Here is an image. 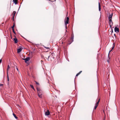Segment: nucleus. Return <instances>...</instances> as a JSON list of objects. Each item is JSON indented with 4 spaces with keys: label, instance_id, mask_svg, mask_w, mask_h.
<instances>
[{
    "label": "nucleus",
    "instance_id": "nucleus-1",
    "mask_svg": "<svg viewBox=\"0 0 120 120\" xmlns=\"http://www.w3.org/2000/svg\"><path fill=\"white\" fill-rule=\"evenodd\" d=\"M37 92L38 97L40 98H42V97L43 92L41 89L40 88L37 87Z\"/></svg>",
    "mask_w": 120,
    "mask_h": 120
},
{
    "label": "nucleus",
    "instance_id": "nucleus-2",
    "mask_svg": "<svg viewBox=\"0 0 120 120\" xmlns=\"http://www.w3.org/2000/svg\"><path fill=\"white\" fill-rule=\"evenodd\" d=\"M109 23L110 27H111L112 26V25L113 22L112 21V19H109Z\"/></svg>",
    "mask_w": 120,
    "mask_h": 120
},
{
    "label": "nucleus",
    "instance_id": "nucleus-3",
    "mask_svg": "<svg viewBox=\"0 0 120 120\" xmlns=\"http://www.w3.org/2000/svg\"><path fill=\"white\" fill-rule=\"evenodd\" d=\"M22 59L23 60H24L25 62L26 63L27 61L30 60V58L29 57H27L25 59L23 58Z\"/></svg>",
    "mask_w": 120,
    "mask_h": 120
},
{
    "label": "nucleus",
    "instance_id": "nucleus-4",
    "mask_svg": "<svg viewBox=\"0 0 120 120\" xmlns=\"http://www.w3.org/2000/svg\"><path fill=\"white\" fill-rule=\"evenodd\" d=\"M22 48H21L19 49H17V52L18 53H19L22 50Z\"/></svg>",
    "mask_w": 120,
    "mask_h": 120
},
{
    "label": "nucleus",
    "instance_id": "nucleus-5",
    "mask_svg": "<svg viewBox=\"0 0 120 120\" xmlns=\"http://www.w3.org/2000/svg\"><path fill=\"white\" fill-rule=\"evenodd\" d=\"M115 31L116 32H119V30L118 28L116 27L114 28Z\"/></svg>",
    "mask_w": 120,
    "mask_h": 120
},
{
    "label": "nucleus",
    "instance_id": "nucleus-6",
    "mask_svg": "<svg viewBox=\"0 0 120 120\" xmlns=\"http://www.w3.org/2000/svg\"><path fill=\"white\" fill-rule=\"evenodd\" d=\"M74 38V35L73 34H72V36L71 38V42L73 41V39Z\"/></svg>",
    "mask_w": 120,
    "mask_h": 120
},
{
    "label": "nucleus",
    "instance_id": "nucleus-7",
    "mask_svg": "<svg viewBox=\"0 0 120 120\" xmlns=\"http://www.w3.org/2000/svg\"><path fill=\"white\" fill-rule=\"evenodd\" d=\"M113 15V13H112L111 14L109 15V19H112V17Z\"/></svg>",
    "mask_w": 120,
    "mask_h": 120
},
{
    "label": "nucleus",
    "instance_id": "nucleus-8",
    "mask_svg": "<svg viewBox=\"0 0 120 120\" xmlns=\"http://www.w3.org/2000/svg\"><path fill=\"white\" fill-rule=\"evenodd\" d=\"M14 40V42L15 43H17L18 42V40L17 38L15 37L13 38Z\"/></svg>",
    "mask_w": 120,
    "mask_h": 120
},
{
    "label": "nucleus",
    "instance_id": "nucleus-9",
    "mask_svg": "<svg viewBox=\"0 0 120 120\" xmlns=\"http://www.w3.org/2000/svg\"><path fill=\"white\" fill-rule=\"evenodd\" d=\"M50 114V112L49 110H48L47 112H45V115H49Z\"/></svg>",
    "mask_w": 120,
    "mask_h": 120
},
{
    "label": "nucleus",
    "instance_id": "nucleus-10",
    "mask_svg": "<svg viewBox=\"0 0 120 120\" xmlns=\"http://www.w3.org/2000/svg\"><path fill=\"white\" fill-rule=\"evenodd\" d=\"M68 22H69V20H66V21L65 22V23L66 25V28H67V24L68 23Z\"/></svg>",
    "mask_w": 120,
    "mask_h": 120
},
{
    "label": "nucleus",
    "instance_id": "nucleus-11",
    "mask_svg": "<svg viewBox=\"0 0 120 120\" xmlns=\"http://www.w3.org/2000/svg\"><path fill=\"white\" fill-rule=\"evenodd\" d=\"M98 107V102L96 103V105H95V107L94 109V110H95L96 109L97 107Z\"/></svg>",
    "mask_w": 120,
    "mask_h": 120
},
{
    "label": "nucleus",
    "instance_id": "nucleus-12",
    "mask_svg": "<svg viewBox=\"0 0 120 120\" xmlns=\"http://www.w3.org/2000/svg\"><path fill=\"white\" fill-rule=\"evenodd\" d=\"M18 0H13V1L15 4H16L17 3V1Z\"/></svg>",
    "mask_w": 120,
    "mask_h": 120
},
{
    "label": "nucleus",
    "instance_id": "nucleus-13",
    "mask_svg": "<svg viewBox=\"0 0 120 120\" xmlns=\"http://www.w3.org/2000/svg\"><path fill=\"white\" fill-rule=\"evenodd\" d=\"M82 72V71H80L79 73H77L76 75V76H77L79 75Z\"/></svg>",
    "mask_w": 120,
    "mask_h": 120
},
{
    "label": "nucleus",
    "instance_id": "nucleus-14",
    "mask_svg": "<svg viewBox=\"0 0 120 120\" xmlns=\"http://www.w3.org/2000/svg\"><path fill=\"white\" fill-rule=\"evenodd\" d=\"M98 7H99V11H100V10H101V6H100V4L99 3Z\"/></svg>",
    "mask_w": 120,
    "mask_h": 120
},
{
    "label": "nucleus",
    "instance_id": "nucleus-15",
    "mask_svg": "<svg viewBox=\"0 0 120 120\" xmlns=\"http://www.w3.org/2000/svg\"><path fill=\"white\" fill-rule=\"evenodd\" d=\"M114 46H115V44H114V43H113V47H112L111 50L109 51V53H110V52L112 50L114 49Z\"/></svg>",
    "mask_w": 120,
    "mask_h": 120
},
{
    "label": "nucleus",
    "instance_id": "nucleus-16",
    "mask_svg": "<svg viewBox=\"0 0 120 120\" xmlns=\"http://www.w3.org/2000/svg\"><path fill=\"white\" fill-rule=\"evenodd\" d=\"M114 46H115V44H114V43H113V47H112L111 50L109 51V53H110V52L112 50L114 49Z\"/></svg>",
    "mask_w": 120,
    "mask_h": 120
},
{
    "label": "nucleus",
    "instance_id": "nucleus-17",
    "mask_svg": "<svg viewBox=\"0 0 120 120\" xmlns=\"http://www.w3.org/2000/svg\"><path fill=\"white\" fill-rule=\"evenodd\" d=\"M7 80L8 81V82H9V76H8V72H7Z\"/></svg>",
    "mask_w": 120,
    "mask_h": 120
},
{
    "label": "nucleus",
    "instance_id": "nucleus-18",
    "mask_svg": "<svg viewBox=\"0 0 120 120\" xmlns=\"http://www.w3.org/2000/svg\"><path fill=\"white\" fill-rule=\"evenodd\" d=\"M30 86L31 87L32 89H33V90H35V89H34V88L33 86L32 85H30Z\"/></svg>",
    "mask_w": 120,
    "mask_h": 120
},
{
    "label": "nucleus",
    "instance_id": "nucleus-19",
    "mask_svg": "<svg viewBox=\"0 0 120 120\" xmlns=\"http://www.w3.org/2000/svg\"><path fill=\"white\" fill-rule=\"evenodd\" d=\"M13 116H14V117H15L16 119H18V117L16 116V115L14 113H13Z\"/></svg>",
    "mask_w": 120,
    "mask_h": 120
},
{
    "label": "nucleus",
    "instance_id": "nucleus-20",
    "mask_svg": "<svg viewBox=\"0 0 120 120\" xmlns=\"http://www.w3.org/2000/svg\"><path fill=\"white\" fill-rule=\"evenodd\" d=\"M109 54H108V58L109 59L108 60H107V62H108L109 63V59H110V57H109Z\"/></svg>",
    "mask_w": 120,
    "mask_h": 120
},
{
    "label": "nucleus",
    "instance_id": "nucleus-21",
    "mask_svg": "<svg viewBox=\"0 0 120 120\" xmlns=\"http://www.w3.org/2000/svg\"><path fill=\"white\" fill-rule=\"evenodd\" d=\"M16 13V12L15 11H14L13 12L12 14L13 15L14 17Z\"/></svg>",
    "mask_w": 120,
    "mask_h": 120
},
{
    "label": "nucleus",
    "instance_id": "nucleus-22",
    "mask_svg": "<svg viewBox=\"0 0 120 120\" xmlns=\"http://www.w3.org/2000/svg\"><path fill=\"white\" fill-rule=\"evenodd\" d=\"M15 25L14 23L13 25L12 26V27H11V28H12V29H14V28L15 27Z\"/></svg>",
    "mask_w": 120,
    "mask_h": 120
},
{
    "label": "nucleus",
    "instance_id": "nucleus-23",
    "mask_svg": "<svg viewBox=\"0 0 120 120\" xmlns=\"http://www.w3.org/2000/svg\"><path fill=\"white\" fill-rule=\"evenodd\" d=\"M35 82L36 84H37V85H38V86H39V84L38 82H36V81H35Z\"/></svg>",
    "mask_w": 120,
    "mask_h": 120
},
{
    "label": "nucleus",
    "instance_id": "nucleus-24",
    "mask_svg": "<svg viewBox=\"0 0 120 120\" xmlns=\"http://www.w3.org/2000/svg\"><path fill=\"white\" fill-rule=\"evenodd\" d=\"M10 68V67L9 66V65H8V68L7 69V72H8V69Z\"/></svg>",
    "mask_w": 120,
    "mask_h": 120
},
{
    "label": "nucleus",
    "instance_id": "nucleus-25",
    "mask_svg": "<svg viewBox=\"0 0 120 120\" xmlns=\"http://www.w3.org/2000/svg\"><path fill=\"white\" fill-rule=\"evenodd\" d=\"M12 30L13 33L15 34V32L14 31V29H12Z\"/></svg>",
    "mask_w": 120,
    "mask_h": 120
},
{
    "label": "nucleus",
    "instance_id": "nucleus-26",
    "mask_svg": "<svg viewBox=\"0 0 120 120\" xmlns=\"http://www.w3.org/2000/svg\"><path fill=\"white\" fill-rule=\"evenodd\" d=\"M69 20V18L68 17H67V20Z\"/></svg>",
    "mask_w": 120,
    "mask_h": 120
},
{
    "label": "nucleus",
    "instance_id": "nucleus-27",
    "mask_svg": "<svg viewBox=\"0 0 120 120\" xmlns=\"http://www.w3.org/2000/svg\"><path fill=\"white\" fill-rule=\"evenodd\" d=\"M3 86V84L0 83V86Z\"/></svg>",
    "mask_w": 120,
    "mask_h": 120
},
{
    "label": "nucleus",
    "instance_id": "nucleus-28",
    "mask_svg": "<svg viewBox=\"0 0 120 120\" xmlns=\"http://www.w3.org/2000/svg\"><path fill=\"white\" fill-rule=\"evenodd\" d=\"M2 61V59H1L0 60V63H1Z\"/></svg>",
    "mask_w": 120,
    "mask_h": 120
},
{
    "label": "nucleus",
    "instance_id": "nucleus-29",
    "mask_svg": "<svg viewBox=\"0 0 120 120\" xmlns=\"http://www.w3.org/2000/svg\"><path fill=\"white\" fill-rule=\"evenodd\" d=\"M100 101V99H99V100H98V104L99 103Z\"/></svg>",
    "mask_w": 120,
    "mask_h": 120
},
{
    "label": "nucleus",
    "instance_id": "nucleus-30",
    "mask_svg": "<svg viewBox=\"0 0 120 120\" xmlns=\"http://www.w3.org/2000/svg\"><path fill=\"white\" fill-rule=\"evenodd\" d=\"M45 47V48H47V49H49V47Z\"/></svg>",
    "mask_w": 120,
    "mask_h": 120
},
{
    "label": "nucleus",
    "instance_id": "nucleus-31",
    "mask_svg": "<svg viewBox=\"0 0 120 120\" xmlns=\"http://www.w3.org/2000/svg\"><path fill=\"white\" fill-rule=\"evenodd\" d=\"M16 69H17L18 71L19 70L18 68H16Z\"/></svg>",
    "mask_w": 120,
    "mask_h": 120
},
{
    "label": "nucleus",
    "instance_id": "nucleus-32",
    "mask_svg": "<svg viewBox=\"0 0 120 120\" xmlns=\"http://www.w3.org/2000/svg\"><path fill=\"white\" fill-rule=\"evenodd\" d=\"M14 16H13V18H12L13 19V20H14Z\"/></svg>",
    "mask_w": 120,
    "mask_h": 120
},
{
    "label": "nucleus",
    "instance_id": "nucleus-33",
    "mask_svg": "<svg viewBox=\"0 0 120 120\" xmlns=\"http://www.w3.org/2000/svg\"><path fill=\"white\" fill-rule=\"evenodd\" d=\"M49 56H48V59L49 58Z\"/></svg>",
    "mask_w": 120,
    "mask_h": 120
},
{
    "label": "nucleus",
    "instance_id": "nucleus-34",
    "mask_svg": "<svg viewBox=\"0 0 120 120\" xmlns=\"http://www.w3.org/2000/svg\"><path fill=\"white\" fill-rule=\"evenodd\" d=\"M114 36H115V37H116V35H115V34H114Z\"/></svg>",
    "mask_w": 120,
    "mask_h": 120
},
{
    "label": "nucleus",
    "instance_id": "nucleus-35",
    "mask_svg": "<svg viewBox=\"0 0 120 120\" xmlns=\"http://www.w3.org/2000/svg\"><path fill=\"white\" fill-rule=\"evenodd\" d=\"M113 32V30L112 29V32Z\"/></svg>",
    "mask_w": 120,
    "mask_h": 120
},
{
    "label": "nucleus",
    "instance_id": "nucleus-36",
    "mask_svg": "<svg viewBox=\"0 0 120 120\" xmlns=\"http://www.w3.org/2000/svg\"><path fill=\"white\" fill-rule=\"evenodd\" d=\"M100 49H101V48L100 49H99V50H100Z\"/></svg>",
    "mask_w": 120,
    "mask_h": 120
},
{
    "label": "nucleus",
    "instance_id": "nucleus-37",
    "mask_svg": "<svg viewBox=\"0 0 120 120\" xmlns=\"http://www.w3.org/2000/svg\"><path fill=\"white\" fill-rule=\"evenodd\" d=\"M100 49H101V48L100 49H99V50H100Z\"/></svg>",
    "mask_w": 120,
    "mask_h": 120
},
{
    "label": "nucleus",
    "instance_id": "nucleus-38",
    "mask_svg": "<svg viewBox=\"0 0 120 120\" xmlns=\"http://www.w3.org/2000/svg\"><path fill=\"white\" fill-rule=\"evenodd\" d=\"M100 49H101V48L100 49H99V50H100Z\"/></svg>",
    "mask_w": 120,
    "mask_h": 120
}]
</instances>
